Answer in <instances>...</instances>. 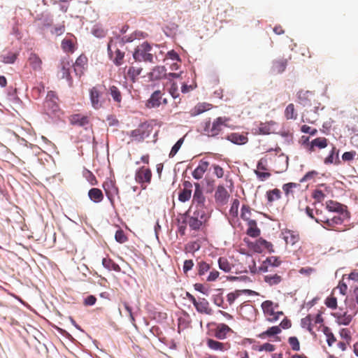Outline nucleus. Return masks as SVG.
<instances>
[{"label":"nucleus","instance_id":"obj_1","mask_svg":"<svg viewBox=\"0 0 358 358\" xmlns=\"http://www.w3.org/2000/svg\"><path fill=\"white\" fill-rule=\"evenodd\" d=\"M194 192L192 206L186 213V224L191 230L199 231L208 222L212 209L206 204L203 189L199 183H194Z\"/></svg>","mask_w":358,"mask_h":358},{"label":"nucleus","instance_id":"obj_2","mask_svg":"<svg viewBox=\"0 0 358 358\" xmlns=\"http://www.w3.org/2000/svg\"><path fill=\"white\" fill-rule=\"evenodd\" d=\"M134 40L132 36L122 37L116 36L110 39L108 44V51L110 57L113 59L116 66H120L123 63L124 52L118 48V45H124L126 43L131 42Z\"/></svg>","mask_w":358,"mask_h":358},{"label":"nucleus","instance_id":"obj_3","mask_svg":"<svg viewBox=\"0 0 358 358\" xmlns=\"http://www.w3.org/2000/svg\"><path fill=\"white\" fill-rule=\"evenodd\" d=\"M230 118L227 117H218L210 121V119L206 120L203 125V134L208 137H215L218 136L224 129L227 127Z\"/></svg>","mask_w":358,"mask_h":358},{"label":"nucleus","instance_id":"obj_4","mask_svg":"<svg viewBox=\"0 0 358 358\" xmlns=\"http://www.w3.org/2000/svg\"><path fill=\"white\" fill-rule=\"evenodd\" d=\"M261 307L266 320L269 322H275L280 316L284 315L282 311L275 310L278 308V304L274 303L272 301L266 300L264 301Z\"/></svg>","mask_w":358,"mask_h":358},{"label":"nucleus","instance_id":"obj_5","mask_svg":"<svg viewBox=\"0 0 358 358\" xmlns=\"http://www.w3.org/2000/svg\"><path fill=\"white\" fill-rule=\"evenodd\" d=\"M151 50L152 47L148 43H143L135 49L133 54L134 59L136 62H152L153 55L150 52Z\"/></svg>","mask_w":358,"mask_h":358},{"label":"nucleus","instance_id":"obj_6","mask_svg":"<svg viewBox=\"0 0 358 358\" xmlns=\"http://www.w3.org/2000/svg\"><path fill=\"white\" fill-rule=\"evenodd\" d=\"M59 99L53 91L48 92L45 100L43 103L45 112L48 115H56L59 112L60 108L58 103Z\"/></svg>","mask_w":358,"mask_h":358},{"label":"nucleus","instance_id":"obj_7","mask_svg":"<svg viewBox=\"0 0 358 358\" xmlns=\"http://www.w3.org/2000/svg\"><path fill=\"white\" fill-rule=\"evenodd\" d=\"M102 187L106 195L109 200L112 206H115V197L119 196V189L116 185L115 181L113 180H107L103 182Z\"/></svg>","mask_w":358,"mask_h":358},{"label":"nucleus","instance_id":"obj_8","mask_svg":"<svg viewBox=\"0 0 358 358\" xmlns=\"http://www.w3.org/2000/svg\"><path fill=\"white\" fill-rule=\"evenodd\" d=\"M103 92L98 86L93 87L90 90V99L92 106L95 110L103 107L105 100L102 98Z\"/></svg>","mask_w":358,"mask_h":358},{"label":"nucleus","instance_id":"obj_9","mask_svg":"<svg viewBox=\"0 0 358 358\" xmlns=\"http://www.w3.org/2000/svg\"><path fill=\"white\" fill-rule=\"evenodd\" d=\"M152 178V171L151 170L145 166H142L139 168L135 173V180L136 181L141 184L144 183H150Z\"/></svg>","mask_w":358,"mask_h":358},{"label":"nucleus","instance_id":"obj_10","mask_svg":"<svg viewBox=\"0 0 358 358\" xmlns=\"http://www.w3.org/2000/svg\"><path fill=\"white\" fill-rule=\"evenodd\" d=\"M250 248H252L255 252L261 253L264 250L266 249L270 252H274L273 245L271 243L259 238L256 240L255 242L251 243L249 245Z\"/></svg>","mask_w":358,"mask_h":358},{"label":"nucleus","instance_id":"obj_11","mask_svg":"<svg viewBox=\"0 0 358 358\" xmlns=\"http://www.w3.org/2000/svg\"><path fill=\"white\" fill-rule=\"evenodd\" d=\"M281 261L276 257H270L263 262L259 267V271L262 272L271 273L274 272V268L280 265Z\"/></svg>","mask_w":358,"mask_h":358},{"label":"nucleus","instance_id":"obj_12","mask_svg":"<svg viewBox=\"0 0 358 358\" xmlns=\"http://www.w3.org/2000/svg\"><path fill=\"white\" fill-rule=\"evenodd\" d=\"M229 194L223 185H218L215 192V202L221 206L225 205L229 200Z\"/></svg>","mask_w":358,"mask_h":358},{"label":"nucleus","instance_id":"obj_13","mask_svg":"<svg viewBox=\"0 0 358 358\" xmlns=\"http://www.w3.org/2000/svg\"><path fill=\"white\" fill-rule=\"evenodd\" d=\"M196 311L201 314L211 315L213 310L210 306L208 301L205 298H198V301L194 306Z\"/></svg>","mask_w":358,"mask_h":358},{"label":"nucleus","instance_id":"obj_14","mask_svg":"<svg viewBox=\"0 0 358 358\" xmlns=\"http://www.w3.org/2000/svg\"><path fill=\"white\" fill-rule=\"evenodd\" d=\"M282 234L283 239L287 245H294L300 240L299 234L296 231L286 229L282 232Z\"/></svg>","mask_w":358,"mask_h":358},{"label":"nucleus","instance_id":"obj_15","mask_svg":"<svg viewBox=\"0 0 358 358\" xmlns=\"http://www.w3.org/2000/svg\"><path fill=\"white\" fill-rule=\"evenodd\" d=\"M283 271H278L277 273L271 272L264 276V280L270 286L278 285L282 280Z\"/></svg>","mask_w":358,"mask_h":358},{"label":"nucleus","instance_id":"obj_16","mask_svg":"<svg viewBox=\"0 0 358 358\" xmlns=\"http://www.w3.org/2000/svg\"><path fill=\"white\" fill-rule=\"evenodd\" d=\"M288 59L284 57L278 58L273 61L271 66V72L273 74H279L283 73L287 66Z\"/></svg>","mask_w":358,"mask_h":358},{"label":"nucleus","instance_id":"obj_17","mask_svg":"<svg viewBox=\"0 0 358 358\" xmlns=\"http://www.w3.org/2000/svg\"><path fill=\"white\" fill-rule=\"evenodd\" d=\"M71 66L69 57H64L62 59L59 64L60 70L59 71L61 78H66L68 80H71L69 71Z\"/></svg>","mask_w":358,"mask_h":358},{"label":"nucleus","instance_id":"obj_18","mask_svg":"<svg viewBox=\"0 0 358 358\" xmlns=\"http://www.w3.org/2000/svg\"><path fill=\"white\" fill-rule=\"evenodd\" d=\"M166 69L164 66H157L148 73V78L151 80H159L166 78Z\"/></svg>","mask_w":358,"mask_h":358},{"label":"nucleus","instance_id":"obj_19","mask_svg":"<svg viewBox=\"0 0 358 358\" xmlns=\"http://www.w3.org/2000/svg\"><path fill=\"white\" fill-rule=\"evenodd\" d=\"M342 215L338 214V215L329 217V220H326V226H324V228L328 230H336L337 227L343 223L344 218Z\"/></svg>","mask_w":358,"mask_h":358},{"label":"nucleus","instance_id":"obj_20","mask_svg":"<svg viewBox=\"0 0 358 358\" xmlns=\"http://www.w3.org/2000/svg\"><path fill=\"white\" fill-rule=\"evenodd\" d=\"M87 66V58L85 55H80L73 64L76 75L81 76Z\"/></svg>","mask_w":358,"mask_h":358},{"label":"nucleus","instance_id":"obj_21","mask_svg":"<svg viewBox=\"0 0 358 358\" xmlns=\"http://www.w3.org/2000/svg\"><path fill=\"white\" fill-rule=\"evenodd\" d=\"M69 120L70 123L75 126L84 127L89 123V117L80 113L71 115Z\"/></svg>","mask_w":358,"mask_h":358},{"label":"nucleus","instance_id":"obj_22","mask_svg":"<svg viewBox=\"0 0 358 358\" xmlns=\"http://www.w3.org/2000/svg\"><path fill=\"white\" fill-rule=\"evenodd\" d=\"M162 92L160 90L155 91L146 103L148 108H157L162 103Z\"/></svg>","mask_w":358,"mask_h":358},{"label":"nucleus","instance_id":"obj_23","mask_svg":"<svg viewBox=\"0 0 358 358\" xmlns=\"http://www.w3.org/2000/svg\"><path fill=\"white\" fill-rule=\"evenodd\" d=\"M183 185L184 189L180 192L178 199L181 202H186L191 198L192 185L189 181H185Z\"/></svg>","mask_w":358,"mask_h":358},{"label":"nucleus","instance_id":"obj_24","mask_svg":"<svg viewBox=\"0 0 358 358\" xmlns=\"http://www.w3.org/2000/svg\"><path fill=\"white\" fill-rule=\"evenodd\" d=\"M231 329L224 323L218 324L215 329V336L220 340L226 338L227 334L231 332Z\"/></svg>","mask_w":358,"mask_h":358},{"label":"nucleus","instance_id":"obj_25","mask_svg":"<svg viewBox=\"0 0 358 358\" xmlns=\"http://www.w3.org/2000/svg\"><path fill=\"white\" fill-rule=\"evenodd\" d=\"M207 346L215 351H225L229 348L228 343H223L212 338H208L206 341Z\"/></svg>","mask_w":358,"mask_h":358},{"label":"nucleus","instance_id":"obj_26","mask_svg":"<svg viewBox=\"0 0 358 358\" xmlns=\"http://www.w3.org/2000/svg\"><path fill=\"white\" fill-rule=\"evenodd\" d=\"M209 166V162L207 161H200L198 166L192 172V176L197 180L201 179Z\"/></svg>","mask_w":358,"mask_h":358},{"label":"nucleus","instance_id":"obj_27","mask_svg":"<svg viewBox=\"0 0 358 358\" xmlns=\"http://www.w3.org/2000/svg\"><path fill=\"white\" fill-rule=\"evenodd\" d=\"M226 139L237 145L245 144L248 141L246 135L238 133H231L227 136Z\"/></svg>","mask_w":358,"mask_h":358},{"label":"nucleus","instance_id":"obj_28","mask_svg":"<svg viewBox=\"0 0 358 358\" xmlns=\"http://www.w3.org/2000/svg\"><path fill=\"white\" fill-rule=\"evenodd\" d=\"M108 92L113 98L114 102L116 103L117 106L121 107L122 96L120 89L115 85H112L109 87Z\"/></svg>","mask_w":358,"mask_h":358},{"label":"nucleus","instance_id":"obj_29","mask_svg":"<svg viewBox=\"0 0 358 358\" xmlns=\"http://www.w3.org/2000/svg\"><path fill=\"white\" fill-rule=\"evenodd\" d=\"M301 187L299 183L296 182H288L282 185V189L285 192V196L289 198H294L295 189H299Z\"/></svg>","mask_w":358,"mask_h":358},{"label":"nucleus","instance_id":"obj_30","mask_svg":"<svg viewBox=\"0 0 358 358\" xmlns=\"http://www.w3.org/2000/svg\"><path fill=\"white\" fill-rule=\"evenodd\" d=\"M326 208L329 212L337 213L338 214H343L344 212V206L333 200H329L326 202Z\"/></svg>","mask_w":358,"mask_h":358},{"label":"nucleus","instance_id":"obj_31","mask_svg":"<svg viewBox=\"0 0 358 358\" xmlns=\"http://www.w3.org/2000/svg\"><path fill=\"white\" fill-rule=\"evenodd\" d=\"M275 162L278 164V166H276L278 169L276 171L277 173L282 172L288 167V157L282 153L277 157Z\"/></svg>","mask_w":358,"mask_h":358},{"label":"nucleus","instance_id":"obj_32","mask_svg":"<svg viewBox=\"0 0 358 358\" xmlns=\"http://www.w3.org/2000/svg\"><path fill=\"white\" fill-rule=\"evenodd\" d=\"M213 106L208 103H199L190 111L192 116L199 115L206 111L210 110Z\"/></svg>","mask_w":358,"mask_h":358},{"label":"nucleus","instance_id":"obj_33","mask_svg":"<svg viewBox=\"0 0 358 358\" xmlns=\"http://www.w3.org/2000/svg\"><path fill=\"white\" fill-rule=\"evenodd\" d=\"M328 145V140L324 137H319L313 139L310 145L309 150L310 152L315 151V148L319 149L325 148Z\"/></svg>","mask_w":358,"mask_h":358},{"label":"nucleus","instance_id":"obj_34","mask_svg":"<svg viewBox=\"0 0 358 358\" xmlns=\"http://www.w3.org/2000/svg\"><path fill=\"white\" fill-rule=\"evenodd\" d=\"M88 196L94 203H99L103 199V194L98 188L90 189L88 192Z\"/></svg>","mask_w":358,"mask_h":358},{"label":"nucleus","instance_id":"obj_35","mask_svg":"<svg viewBox=\"0 0 358 358\" xmlns=\"http://www.w3.org/2000/svg\"><path fill=\"white\" fill-rule=\"evenodd\" d=\"M281 333L280 327L278 326H273L269 327L267 330L259 334L257 337L259 338L264 339L266 337H271L276 336Z\"/></svg>","mask_w":358,"mask_h":358},{"label":"nucleus","instance_id":"obj_36","mask_svg":"<svg viewBox=\"0 0 358 358\" xmlns=\"http://www.w3.org/2000/svg\"><path fill=\"white\" fill-rule=\"evenodd\" d=\"M247 224L248 226L247 234L252 238L258 237L260 235V229L257 227V222L255 220H250Z\"/></svg>","mask_w":358,"mask_h":358},{"label":"nucleus","instance_id":"obj_37","mask_svg":"<svg viewBox=\"0 0 358 358\" xmlns=\"http://www.w3.org/2000/svg\"><path fill=\"white\" fill-rule=\"evenodd\" d=\"M28 62L34 70L38 71L41 69L42 61L36 54L31 53Z\"/></svg>","mask_w":358,"mask_h":358},{"label":"nucleus","instance_id":"obj_38","mask_svg":"<svg viewBox=\"0 0 358 358\" xmlns=\"http://www.w3.org/2000/svg\"><path fill=\"white\" fill-rule=\"evenodd\" d=\"M312 95L313 93L310 91H299L298 92V99L299 103L304 106L310 104V96Z\"/></svg>","mask_w":358,"mask_h":358},{"label":"nucleus","instance_id":"obj_39","mask_svg":"<svg viewBox=\"0 0 358 358\" xmlns=\"http://www.w3.org/2000/svg\"><path fill=\"white\" fill-rule=\"evenodd\" d=\"M62 48L66 52H73L75 50L74 41L71 38H65L62 41Z\"/></svg>","mask_w":358,"mask_h":358},{"label":"nucleus","instance_id":"obj_40","mask_svg":"<svg viewBox=\"0 0 358 358\" xmlns=\"http://www.w3.org/2000/svg\"><path fill=\"white\" fill-rule=\"evenodd\" d=\"M281 197V192L280 189L275 188L273 189L266 192V198L268 202L271 204L274 201L280 199Z\"/></svg>","mask_w":358,"mask_h":358},{"label":"nucleus","instance_id":"obj_41","mask_svg":"<svg viewBox=\"0 0 358 358\" xmlns=\"http://www.w3.org/2000/svg\"><path fill=\"white\" fill-rule=\"evenodd\" d=\"M142 70L143 69L141 67L130 66L127 70V76L132 82H135Z\"/></svg>","mask_w":358,"mask_h":358},{"label":"nucleus","instance_id":"obj_42","mask_svg":"<svg viewBox=\"0 0 358 358\" xmlns=\"http://www.w3.org/2000/svg\"><path fill=\"white\" fill-rule=\"evenodd\" d=\"M196 268L199 276L204 275L211 268V264L204 261H200L197 263Z\"/></svg>","mask_w":358,"mask_h":358},{"label":"nucleus","instance_id":"obj_43","mask_svg":"<svg viewBox=\"0 0 358 358\" xmlns=\"http://www.w3.org/2000/svg\"><path fill=\"white\" fill-rule=\"evenodd\" d=\"M285 117L287 120H296L297 113L293 103H289L285 110Z\"/></svg>","mask_w":358,"mask_h":358},{"label":"nucleus","instance_id":"obj_44","mask_svg":"<svg viewBox=\"0 0 358 358\" xmlns=\"http://www.w3.org/2000/svg\"><path fill=\"white\" fill-rule=\"evenodd\" d=\"M252 212L251 208L248 205H243L241 210V217L243 220L249 222L250 220H253L251 219Z\"/></svg>","mask_w":358,"mask_h":358},{"label":"nucleus","instance_id":"obj_45","mask_svg":"<svg viewBox=\"0 0 358 358\" xmlns=\"http://www.w3.org/2000/svg\"><path fill=\"white\" fill-rule=\"evenodd\" d=\"M301 324L303 328L307 329V330L312 334H314L313 323L311 320V315H308L305 317L301 319Z\"/></svg>","mask_w":358,"mask_h":358},{"label":"nucleus","instance_id":"obj_46","mask_svg":"<svg viewBox=\"0 0 358 358\" xmlns=\"http://www.w3.org/2000/svg\"><path fill=\"white\" fill-rule=\"evenodd\" d=\"M219 268L224 272H229L231 270L232 265L225 257H220L218 259Z\"/></svg>","mask_w":358,"mask_h":358},{"label":"nucleus","instance_id":"obj_47","mask_svg":"<svg viewBox=\"0 0 358 358\" xmlns=\"http://www.w3.org/2000/svg\"><path fill=\"white\" fill-rule=\"evenodd\" d=\"M130 136L136 141H141L145 138V131L141 127H138L131 131Z\"/></svg>","mask_w":358,"mask_h":358},{"label":"nucleus","instance_id":"obj_48","mask_svg":"<svg viewBox=\"0 0 358 358\" xmlns=\"http://www.w3.org/2000/svg\"><path fill=\"white\" fill-rule=\"evenodd\" d=\"M322 331L327 336V342L329 346H331L336 341V339L331 331V329L327 327H324Z\"/></svg>","mask_w":358,"mask_h":358},{"label":"nucleus","instance_id":"obj_49","mask_svg":"<svg viewBox=\"0 0 358 358\" xmlns=\"http://www.w3.org/2000/svg\"><path fill=\"white\" fill-rule=\"evenodd\" d=\"M239 200L235 199L233 200L231 208L229 209V215L234 218L237 217L238 215V208H239Z\"/></svg>","mask_w":358,"mask_h":358},{"label":"nucleus","instance_id":"obj_50","mask_svg":"<svg viewBox=\"0 0 358 358\" xmlns=\"http://www.w3.org/2000/svg\"><path fill=\"white\" fill-rule=\"evenodd\" d=\"M169 94L173 99L179 97L178 86L176 83L170 81V87L168 89Z\"/></svg>","mask_w":358,"mask_h":358},{"label":"nucleus","instance_id":"obj_51","mask_svg":"<svg viewBox=\"0 0 358 358\" xmlns=\"http://www.w3.org/2000/svg\"><path fill=\"white\" fill-rule=\"evenodd\" d=\"M325 305L331 308L336 309L337 307V299L334 296V293H332L329 296H328L324 302Z\"/></svg>","mask_w":358,"mask_h":358},{"label":"nucleus","instance_id":"obj_52","mask_svg":"<svg viewBox=\"0 0 358 358\" xmlns=\"http://www.w3.org/2000/svg\"><path fill=\"white\" fill-rule=\"evenodd\" d=\"M183 141H184L183 138H181L172 147V148H171V150L170 151V153L169 155V157L170 158L173 157L176 155V153L178 152V150L181 148V146H182V145L183 143Z\"/></svg>","mask_w":358,"mask_h":358},{"label":"nucleus","instance_id":"obj_53","mask_svg":"<svg viewBox=\"0 0 358 358\" xmlns=\"http://www.w3.org/2000/svg\"><path fill=\"white\" fill-rule=\"evenodd\" d=\"M288 343L290 345L292 349L294 351H299L300 350V344L298 338L295 336H291L288 339Z\"/></svg>","mask_w":358,"mask_h":358},{"label":"nucleus","instance_id":"obj_54","mask_svg":"<svg viewBox=\"0 0 358 358\" xmlns=\"http://www.w3.org/2000/svg\"><path fill=\"white\" fill-rule=\"evenodd\" d=\"M115 238L120 243H124L127 241V237L122 229H119L115 232Z\"/></svg>","mask_w":358,"mask_h":358},{"label":"nucleus","instance_id":"obj_55","mask_svg":"<svg viewBox=\"0 0 358 358\" xmlns=\"http://www.w3.org/2000/svg\"><path fill=\"white\" fill-rule=\"evenodd\" d=\"M334 155H336V158H338V150H336V148L333 147L329 156L325 158L324 163L327 164H332L334 162Z\"/></svg>","mask_w":358,"mask_h":358},{"label":"nucleus","instance_id":"obj_56","mask_svg":"<svg viewBox=\"0 0 358 358\" xmlns=\"http://www.w3.org/2000/svg\"><path fill=\"white\" fill-rule=\"evenodd\" d=\"M17 59V55L13 52H9L3 57V62L6 64H13Z\"/></svg>","mask_w":358,"mask_h":358},{"label":"nucleus","instance_id":"obj_57","mask_svg":"<svg viewBox=\"0 0 358 358\" xmlns=\"http://www.w3.org/2000/svg\"><path fill=\"white\" fill-rule=\"evenodd\" d=\"M357 155V152L354 150L350 152H345L342 155V159L345 162H350L354 159Z\"/></svg>","mask_w":358,"mask_h":358},{"label":"nucleus","instance_id":"obj_58","mask_svg":"<svg viewBox=\"0 0 358 358\" xmlns=\"http://www.w3.org/2000/svg\"><path fill=\"white\" fill-rule=\"evenodd\" d=\"M313 197L317 202H322L325 197V194L323 193V192L322 190L315 189L313 193Z\"/></svg>","mask_w":358,"mask_h":358},{"label":"nucleus","instance_id":"obj_59","mask_svg":"<svg viewBox=\"0 0 358 358\" xmlns=\"http://www.w3.org/2000/svg\"><path fill=\"white\" fill-rule=\"evenodd\" d=\"M255 173L256 174L257 178L260 180H262V181L265 180L266 179L268 178L271 176V173L268 172H266V171H262L255 170Z\"/></svg>","mask_w":358,"mask_h":358},{"label":"nucleus","instance_id":"obj_60","mask_svg":"<svg viewBox=\"0 0 358 358\" xmlns=\"http://www.w3.org/2000/svg\"><path fill=\"white\" fill-rule=\"evenodd\" d=\"M351 320H352V316L350 315H347L346 313H344L343 315L338 317L339 322L344 325L349 324L350 323Z\"/></svg>","mask_w":358,"mask_h":358},{"label":"nucleus","instance_id":"obj_61","mask_svg":"<svg viewBox=\"0 0 358 358\" xmlns=\"http://www.w3.org/2000/svg\"><path fill=\"white\" fill-rule=\"evenodd\" d=\"M259 171H267V159L266 158H262L258 162L257 165V169Z\"/></svg>","mask_w":358,"mask_h":358},{"label":"nucleus","instance_id":"obj_62","mask_svg":"<svg viewBox=\"0 0 358 358\" xmlns=\"http://www.w3.org/2000/svg\"><path fill=\"white\" fill-rule=\"evenodd\" d=\"M213 173L219 178H221L224 176V170L223 169L217 164H213Z\"/></svg>","mask_w":358,"mask_h":358},{"label":"nucleus","instance_id":"obj_63","mask_svg":"<svg viewBox=\"0 0 358 358\" xmlns=\"http://www.w3.org/2000/svg\"><path fill=\"white\" fill-rule=\"evenodd\" d=\"M85 176L92 185L97 184L96 178L91 171H87L85 173Z\"/></svg>","mask_w":358,"mask_h":358},{"label":"nucleus","instance_id":"obj_64","mask_svg":"<svg viewBox=\"0 0 358 358\" xmlns=\"http://www.w3.org/2000/svg\"><path fill=\"white\" fill-rule=\"evenodd\" d=\"M239 296L240 293L238 291L235 292H230L227 296V301L229 305H231Z\"/></svg>","mask_w":358,"mask_h":358}]
</instances>
